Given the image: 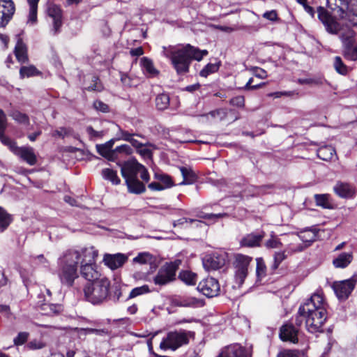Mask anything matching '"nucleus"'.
<instances>
[{
    "instance_id": "f257e3e1",
    "label": "nucleus",
    "mask_w": 357,
    "mask_h": 357,
    "mask_svg": "<svg viewBox=\"0 0 357 357\" xmlns=\"http://www.w3.org/2000/svg\"><path fill=\"white\" fill-rule=\"evenodd\" d=\"M327 304L321 294H314L301 305L295 319L297 326L305 323L306 329L312 333L322 331L327 319Z\"/></svg>"
},
{
    "instance_id": "f03ea898",
    "label": "nucleus",
    "mask_w": 357,
    "mask_h": 357,
    "mask_svg": "<svg viewBox=\"0 0 357 357\" xmlns=\"http://www.w3.org/2000/svg\"><path fill=\"white\" fill-rule=\"evenodd\" d=\"M162 54L166 58L171 60L177 73L183 74L188 71L192 59L201 61L204 56L208 54V51L201 50L188 44L180 49L164 47Z\"/></svg>"
},
{
    "instance_id": "7ed1b4c3",
    "label": "nucleus",
    "mask_w": 357,
    "mask_h": 357,
    "mask_svg": "<svg viewBox=\"0 0 357 357\" xmlns=\"http://www.w3.org/2000/svg\"><path fill=\"white\" fill-rule=\"evenodd\" d=\"M121 173L130 193L139 195L146 191L145 185L138 179L139 175L146 183L150 180L148 170L144 165L136 160L128 161L121 166Z\"/></svg>"
},
{
    "instance_id": "20e7f679",
    "label": "nucleus",
    "mask_w": 357,
    "mask_h": 357,
    "mask_svg": "<svg viewBox=\"0 0 357 357\" xmlns=\"http://www.w3.org/2000/svg\"><path fill=\"white\" fill-rule=\"evenodd\" d=\"M79 251L70 250L63 254L58 260L57 275L61 283L66 287H72L75 279L78 278V264L80 261Z\"/></svg>"
},
{
    "instance_id": "39448f33",
    "label": "nucleus",
    "mask_w": 357,
    "mask_h": 357,
    "mask_svg": "<svg viewBox=\"0 0 357 357\" xmlns=\"http://www.w3.org/2000/svg\"><path fill=\"white\" fill-rule=\"evenodd\" d=\"M318 18L324 25L326 30L331 34H337L340 32V38L343 43L344 47L353 45L354 43L355 32L350 28H342L341 25L329 14L323 7L317 9Z\"/></svg>"
},
{
    "instance_id": "423d86ee",
    "label": "nucleus",
    "mask_w": 357,
    "mask_h": 357,
    "mask_svg": "<svg viewBox=\"0 0 357 357\" xmlns=\"http://www.w3.org/2000/svg\"><path fill=\"white\" fill-rule=\"evenodd\" d=\"M194 336V332L185 329H175L168 331L162 337L159 347L163 351H175L189 344Z\"/></svg>"
},
{
    "instance_id": "0eeeda50",
    "label": "nucleus",
    "mask_w": 357,
    "mask_h": 357,
    "mask_svg": "<svg viewBox=\"0 0 357 357\" xmlns=\"http://www.w3.org/2000/svg\"><path fill=\"white\" fill-rule=\"evenodd\" d=\"M79 252L81 254L80 272L82 277L91 282L100 280V274L97 271L95 264L98 251L93 247H90L82 249Z\"/></svg>"
},
{
    "instance_id": "6e6552de",
    "label": "nucleus",
    "mask_w": 357,
    "mask_h": 357,
    "mask_svg": "<svg viewBox=\"0 0 357 357\" xmlns=\"http://www.w3.org/2000/svg\"><path fill=\"white\" fill-rule=\"evenodd\" d=\"M110 282L106 278H102L86 284L84 289L86 299L96 305L105 301L109 296Z\"/></svg>"
},
{
    "instance_id": "1a4fd4ad",
    "label": "nucleus",
    "mask_w": 357,
    "mask_h": 357,
    "mask_svg": "<svg viewBox=\"0 0 357 357\" xmlns=\"http://www.w3.org/2000/svg\"><path fill=\"white\" fill-rule=\"evenodd\" d=\"M181 264L180 259L166 263L158 270L153 278V282L156 286H165L173 282L176 279V273Z\"/></svg>"
},
{
    "instance_id": "9d476101",
    "label": "nucleus",
    "mask_w": 357,
    "mask_h": 357,
    "mask_svg": "<svg viewBox=\"0 0 357 357\" xmlns=\"http://www.w3.org/2000/svg\"><path fill=\"white\" fill-rule=\"evenodd\" d=\"M357 282V276L354 275L351 278L333 284V289L337 297L340 300L347 299L354 289Z\"/></svg>"
},
{
    "instance_id": "9b49d317",
    "label": "nucleus",
    "mask_w": 357,
    "mask_h": 357,
    "mask_svg": "<svg viewBox=\"0 0 357 357\" xmlns=\"http://www.w3.org/2000/svg\"><path fill=\"white\" fill-rule=\"evenodd\" d=\"M234 288H240L243 286L245 279V257L241 254L234 255Z\"/></svg>"
},
{
    "instance_id": "f8f14e48",
    "label": "nucleus",
    "mask_w": 357,
    "mask_h": 357,
    "mask_svg": "<svg viewBox=\"0 0 357 357\" xmlns=\"http://www.w3.org/2000/svg\"><path fill=\"white\" fill-rule=\"evenodd\" d=\"M197 289L206 296L212 298L219 294L220 287L216 279L207 278L199 283Z\"/></svg>"
},
{
    "instance_id": "ddd939ff",
    "label": "nucleus",
    "mask_w": 357,
    "mask_h": 357,
    "mask_svg": "<svg viewBox=\"0 0 357 357\" xmlns=\"http://www.w3.org/2000/svg\"><path fill=\"white\" fill-rule=\"evenodd\" d=\"M204 268L208 271H215L222 268L226 263L225 254L214 253L206 255L202 261Z\"/></svg>"
},
{
    "instance_id": "4468645a",
    "label": "nucleus",
    "mask_w": 357,
    "mask_h": 357,
    "mask_svg": "<svg viewBox=\"0 0 357 357\" xmlns=\"http://www.w3.org/2000/svg\"><path fill=\"white\" fill-rule=\"evenodd\" d=\"M15 13V6L11 0H0V28L5 27Z\"/></svg>"
},
{
    "instance_id": "2eb2a0df",
    "label": "nucleus",
    "mask_w": 357,
    "mask_h": 357,
    "mask_svg": "<svg viewBox=\"0 0 357 357\" xmlns=\"http://www.w3.org/2000/svg\"><path fill=\"white\" fill-rule=\"evenodd\" d=\"M47 15L52 19V31L53 34H56L59 31L62 25V10L59 6L50 3L47 7Z\"/></svg>"
},
{
    "instance_id": "dca6fc26",
    "label": "nucleus",
    "mask_w": 357,
    "mask_h": 357,
    "mask_svg": "<svg viewBox=\"0 0 357 357\" xmlns=\"http://www.w3.org/2000/svg\"><path fill=\"white\" fill-rule=\"evenodd\" d=\"M327 5L335 16L341 19L346 17L348 9L347 0H327Z\"/></svg>"
},
{
    "instance_id": "f3484780",
    "label": "nucleus",
    "mask_w": 357,
    "mask_h": 357,
    "mask_svg": "<svg viewBox=\"0 0 357 357\" xmlns=\"http://www.w3.org/2000/svg\"><path fill=\"white\" fill-rule=\"evenodd\" d=\"M334 192L341 198H352L356 192V188L348 183L339 181L333 187Z\"/></svg>"
},
{
    "instance_id": "a211bd4d",
    "label": "nucleus",
    "mask_w": 357,
    "mask_h": 357,
    "mask_svg": "<svg viewBox=\"0 0 357 357\" xmlns=\"http://www.w3.org/2000/svg\"><path fill=\"white\" fill-rule=\"evenodd\" d=\"M15 153L29 165H34L37 162L36 155L31 146L19 147L15 150Z\"/></svg>"
},
{
    "instance_id": "6ab92c4d",
    "label": "nucleus",
    "mask_w": 357,
    "mask_h": 357,
    "mask_svg": "<svg viewBox=\"0 0 357 357\" xmlns=\"http://www.w3.org/2000/svg\"><path fill=\"white\" fill-rule=\"evenodd\" d=\"M298 329L291 324L283 325L280 328V337L282 341L298 342Z\"/></svg>"
},
{
    "instance_id": "aec40b11",
    "label": "nucleus",
    "mask_w": 357,
    "mask_h": 357,
    "mask_svg": "<svg viewBox=\"0 0 357 357\" xmlns=\"http://www.w3.org/2000/svg\"><path fill=\"white\" fill-rule=\"evenodd\" d=\"M126 255L121 253L115 255H105L104 257L105 264L112 270L122 266L127 261Z\"/></svg>"
},
{
    "instance_id": "412c9836",
    "label": "nucleus",
    "mask_w": 357,
    "mask_h": 357,
    "mask_svg": "<svg viewBox=\"0 0 357 357\" xmlns=\"http://www.w3.org/2000/svg\"><path fill=\"white\" fill-rule=\"evenodd\" d=\"M218 357H245V349L239 344L225 347Z\"/></svg>"
},
{
    "instance_id": "4be33fe9",
    "label": "nucleus",
    "mask_w": 357,
    "mask_h": 357,
    "mask_svg": "<svg viewBox=\"0 0 357 357\" xmlns=\"http://www.w3.org/2000/svg\"><path fill=\"white\" fill-rule=\"evenodd\" d=\"M353 260V253L342 252L333 260V264L335 268H344L347 267Z\"/></svg>"
},
{
    "instance_id": "5701e85b",
    "label": "nucleus",
    "mask_w": 357,
    "mask_h": 357,
    "mask_svg": "<svg viewBox=\"0 0 357 357\" xmlns=\"http://www.w3.org/2000/svg\"><path fill=\"white\" fill-rule=\"evenodd\" d=\"M113 145L114 141L112 139L105 144H97L96 150L102 156L107 158L109 160H114L115 158L114 150H112Z\"/></svg>"
},
{
    "instance_id": "b1692460",
    "label": "nucleus",
    "mask_w": 357,
    "mask_h": 357,
    "mask_svg": "<svg viewBox=\"0 0 357 357\" xmlns=\"http://www.w3.org/2000/svg\"><path fill=\"white\" fill-rule=\"evenodd\" d=\"M15 54L21 63H26L28 61L27 48L21 38H19L15 47Z\"/></svg>"
},
{
    "instance_id": "393cba45",
    "label": "nucleus",
    "mask_w": 357,
    "mask_h": 357,
    "mask_svg": "<svg viewBox=\"0 0 357 357\" xmlns=\"http://www.w3.org/2000/svg\"><path fill=\"white\" fill-rule=\"evenodd\" d=\"M43 314L47 316L58 315L63 312V306L59 304L44 303L40 307Z\"/></svg>"
},
{
    "instance_id": "a878e982",
    "label": "nucleus",
    "mask_w": 357,
    "mask_h": 357,
    "mask_svg": "<svg viewBox=\"0 0 357 357\" xmlns=\"http://www.w3.org/2000/svg\"><path fill=\"white\" fill-rule=\"evenodd\" d=\"M335 153V149L331 146H322L317 151V156L325 161L331 160Z\"/></svg>"
},
{
    "instance_id": "bb28decb",
    "label": "nucleus",
    "mask_w": 357,
    "mask_h": 357,
    "mask_svg": "<svg viewBox=\"0 0 357 357\" xmlns=\"http://www.w3.org/2000/svg\"><path fill=\"white\" fill-rule=\"evenodd\" d=\"M265 236V232L263 231L252 233L247 235V247L260 246L262 239Z\"/></svg>"
},
{
    "instance_id": "cd10ccee",
    "label": "nucleus",
    "mask_w": 357,
    "mask_h": 357,
    "mask_svg": "<svg viewBox=\"0 0 357 357\" xmlns=\"http://www.w3.org/2000/svg\"><path fill=\"white\" fill-rule=\"evenodd\" d=\"M141 65L144 71L150 77H154L158 74V70L153 66V61L147 57L141 59Z\"/></svg>"
},
{
    "instance_id": "c85d7f7f",
    "label": "nucleus",
    "mask_w": 357,
    "mask_h": 357,
    "mask_svg": "<svg viewBox=\"0 0 357 357\" xmlns=\"http://www.w3.org/2000/svg\"><path fill=\"white\" fill-rule=\"evenodd\" d=\"M180 171L183 178V181L180 183V185L192 184L195 181L196 175L190 169L181 167H180Z\"/></svg>"
},
{
    "instance_id": "c756f323",
    "label": "nucleus",
    "mask_w": 357,
    "mask_h": 357,
    "mask_svg": "<svg viewBox=\"0 0 357 357\" xmlns=\"http://www.w3.org/2000/svg\"><path fill=\"white\" fill-rule=\"evenodd\" d=\"M154 178L158 181H160V184L163 187V190L169 188L174 185V181L171 176L163 173H155Z\"/></svg>"
},
{
    "instance_id": "7c9ffc66",
    "label": "nucleus",
    "mask_w": 357,
    "mask_h": 357,
    "mask_svg": "<svg viewBox=\"0 0 357 357\" xmlns=\"http://www.w3.org/2000/svg\"><path fill=\"white\" fill-rule=\"evenodd\" d=\"M298 237L302 241L310 243L316 240L317 231L315 229H304L299 232Z\"/></svg>"
},
{
    "instance_id": "2f4dec72",
    "label": "nucleus",
    "mask_w": 357,
    "mask_h": 357,
    "mask_svg": "<svg viewBox=\"0 0 357 357\" xmlns=\"http://www.w3.org/2000/svg\"><path fill=\"white\" fill-rule=\"evenodd\" d=\"M29 4V13L27 23L34 24L37 21V8L39 0H27Z\"/></svg>"
},
{
    "instance_id": "473e14b6",
    "label": "nucleus",
    "mask_w": 357,
    "mask_h": 357,
    "mask_svg": "<svg viewBox=\"0 0 357 357\" xmlns=\"http://www.w3.org/2000/svg\"><path fill=\"white\" fill-rule=\"evenodd\" d=\"M12 220V216L0 206V232L6 230Z\"/></svg>"
},
{
    "instance_id": "72a5a7b5",
    "label": "nucleus",
    "mask_w": 357,
    "mask_h": 357,
    "mask_svg": "<svg viewBox=\"0 0 357 357\" xmlns=\"http://www.w3.org/2000/svg\"><path fill=\"white\" fill-rule=\"evenodd\" d=\"M8 114L14 121L19 123L25 125L29 124V118L28 115L22 113L19 110L13 109L9 112Z\"/></svg>"
},
{
    "instance_id": "f704fd0d",
    "label": "nucleus",
    "mask_w": 357,
    "mask_h": 357,
    "mask_svg": "<svg viewBox=\"0 0 357 357\" xmlns=\"http://www.w3.org/2000/svg\"><path fill=\"white\" fill-rule=\"evenodd\" d=\"M102 177L111 181L114 185H118L121 183V179L117 176L116 172L109 168H105L102 170Z\"/></svg>"
},
{
    "instance_id": "c9c22d12",
    "label": "nucleus",
    "mask_w": 357,
    "mask_h": 357,
    "mask_svg": "<svg viewBox=\"0 0 357 357\" xmlns=\"http://www.w3.org/2000/svg\"><path fill=\"white\" fill-rule=\"evenodd\" d=\"M179 278L187 284L194 285L196 284L197 275L191 271H183L179 273Z\"/></svg>"
},
{
    "instance_id": "e433bc0d",
    "label": "nucleus",
    "mask_w": 357,
    "mask_h": 357,
    "mask_svg": "<svg viewBox=\"0 0 357 357\" xmlns=\"http://www.w3.org/2000/svg\"><path fill=\"white\" fill-rule=\"evenodd\" d=\"M155 105L159 110H164L169 107V97L167 93L159 94L155 98Z\"/></svg>"
},
{
    "instance_id": "4c0bfd02",
    "label": "nucleus",
    "mask_w": 357,
    "mask_h": 357,
    "mask_svg": "<svg viewBox=\"0 0 357 357\" xmlns=\"http://www.w3.org/2000/svg\"><path fill=\"white\" fill-rule=\"evenodd\" d=\"M40 72L34 66H22L20 69V76L22 79L37 75Z\"/></svg>"
},
{
    "instance_id": "58836bf2",
    "label": "nucleus",
    "mask_w": 357,
    "mask_h": 357,
    "mask_svg": "<svg viewBox=\"0 0 357 357\" xmlns=\"http://www.w3.org/2000/svg\"><path fill=\"white\" fill-rule=\"evenodd\" d=\"M314 199L317 205L324 208H331L332 207V204L329 202V196L328 195H315Z\"/></svg>"
},
{
    "instance_id": "ea45409f",
    "label": "nucleus",
    "mask_w": 357,
    "mask_h": 357,
    "mask_svg": "<svg viewBox=\"0 0 357 357\" xmlns=\"http://www.w3.org/2000/svg\"><path fill=\"white\" fill-rule=\"evenodd\" d=\"M151 291L152 290L150 289L149 285L147 284L137 287L132 289V291L130 292L128 298H133L141 295L149 294Z\"/></svg>"
},
{
    "instance_id": "a19ab883",
    "label": "nucleus",
    "mask_w": 357,
    "mask_h": 357,
    "mask_svg": "<svg viewBox=\"0 0 357 357\" xmlns=\"http://www.w3.org/2000/svg\"><path fill=\"white\" fill-rule=\"evenodd\" d=\"M264 245L268 249H277L282 248V243L277 236L272 234L271 238L266 241Z\"/></svg>"
},
{
    "instance_id": "79ce46f5",
    "label": "nucleus",
    "mask_w": 357,
    "mask_h": 357,
    "mask_svg": "<svg viewBox=\"0 0 357 357\" xmlns=\"http://www.w3.org/2000/svg\"><path fill=\"white\" fill-rule=\"evenodd\" d=\"M334 68L335 70L341 75H345L348 73V67L343 63L340 56H335L334 59Z\"/></svg>"
},
{
    "instance_id": "37998d69",
    "label": "nucleus",
    "mask_w": 357,
    "mask_h": 357,
    "mask_svg": "<svg viewBox=\"0 0 357 357\" xmlns=\"http://www.w3.org/2000/svg\"><path fill=\"white\" fill-rule=\"evenodd\" d=\"M133 262L140 264H151L153 262V257L149 252H142L133 259Z\"/></svg>"
},
{
    "instance_id": "c03bdc74",
    "label": "nucleus",
    "mask_w": 357,
    "mask_h": 357,
    "mask_svg": "<svg viewBox=\"0 0 357 357\" xmlns=\"http://www.w3.org/2000/svg\"><path fill=\"white\" fill-rule=\"evenodd\" d=\"M287 258L285 251L276 252L273 255V263L271 267L272 271H275L278 268L280 264Z\"/></svg>"
},
{
    "instance_id": "a18cd8bd",
    "label": "nucleus",
    "mask_w": 357,
    "mask_h": 357,
    "mask_svg": "<svg viewBox=\"0 0 357 357\" xmlns=\"http://www.w3.org/2000/svg\"><path fill=\"white\" fill-rule=\"evenodd\" d=\"M344 56L347 59L351 61L357 60V45L353 47V45L344 47Z\"/></svg>"
},
{
    "instance_id": "49530a36",
    "label": "nucleus",
    "mask_w": 357,
    "mask_h": 357,
    "mask_svg": "<svg viewBox=\"0 0 357 357\" xmlns=\"http://www.w3.org/2000/svg\"><path fill=\"white\" fill-rule=\"evenodd\" d=\"M231 185V188H232L231 192L233 194V196L240 197L242 198L243 196V193L244 192L245 190L243 183H241L240 182L235 181L233 182Z\"/></svg>"
},
{
    "instance_id": "de8ad7c7",
    "label": "nucleus",
    "mask_w": 357,
    "mask_h": 357,
    "mask_svg": "<svg viewBox=\"0 0 357 357\" xmlns=\"http://www.w3.org/2000/svg\"><path fill=\"white\" fill-rule=\"evenodd\" d=\"M46 347V343L42 340L33 339L28 342L26 347L30 350L42 349Z\"/></svg>"
},
{
    "instance_id": "09e8293b",
    "label": "nucleus",
    "mask_w": 357,
    "mask_h": 357,
    "mask_svg": "<svg viewBox=\"0 0 357 357\" xmlns=\"http://www.w3.org/2000/svg\"><path fill=\"white\" fill-rule=\"evenodd\" d=\"M219 68V66L216 63H208L207 64L201 71L200 75L204 77H206L211 73L216 72Z\"/></svg>"
},
{
    "instance_id": "8fccbe9b",
    "label": "nucleus",
    "mask_w": 357,
    "mask_h": 357,
    "mask_svg": "<svg viewBox=\"0 0 357 357\" xmlns=\"http://www.w3.org/2000/svg\"><path fill=\"white\" fill-rule=\"evenodd\" d=\"M256 273L257 277H264L266 275V266L262 258H257Z\"/></svg>"
},
{
    "instance_id": "3c124183",
    "label": "nucleus",
    "mask_w": 357,
    "mask_h": 357,
    "mask_svg": "<svg viewBox=\"0 0 357 357\" xmlns=\"http://www.w3.org/2000/svg\"><path fill=\"white\" fill-rule=\"evenodd\" d=\"M203 116H205L207 119H208L210 116L212 119H218L219 120H222L226 116V112L224 109H219L211 111L209 113L203 115Z\"/></svg>"
},
{
    "instance_id": "603ef678",
    "label": "nucleus",
    "mask_w": 357,
    "mask_h": 357,
    "mask_svg": "<svg viewBox=\"0 0 357 357\" xmlns=\"http://www.w3.org/2000/svg\"><path fill=\"white\" fill-rule=\"evenodd\" d=\"M29 336L28 332H20L13 340L14 344L16 346L24 344L27 341Z\"/></svg>"
},
{
    "instance_id": "864d4df0",
    "label": "nucleus",
    "mask_w": 357,
    "mask_h": 357,
    "mask_svg": "<svg viewBox=\"0 0 357 357\" xmlns=\"http://www.w3.org/2000/svg\"><path fill=\"white\" fill-rule=\"evenodd\" d=\"M72 134V129L70 128L61 127L52 132V137H65Z\"/></svg>"
},
{
    "instance_id": "5fc2aeb1",
    "label": "nucleus",
    "mask_w": 357,
    "mask_h": 357,
    "mask_svg": "<svg viewBox=\"0 0 357 357\" xmlns=\"http://www.w3.org/2000/svg\"><path fill=\"white\" fill-rule=\"evenodd\" d=\"M33 324L36 326L48 329V331H40V334L41 336H47L50 333H52L54 331L59 328L57 326H55L49 325V324H39L37 322H33Z\"/></svg>"
},
{
    "instance_id": "6e6d98bb",
    "label": "nucleus",
    "mask_w": 357,
    "mask_h": 357,
    "mask_svg": "<svg viewBox=\"0 0 357 357\" xmlns=\"http://www.w3.org/2000/svg\"><path fill=\"white\" fill-rule=\"evenodd\" d=\"M276 357H299V351L294 349H283L278 352Z\"/></svg>"
},
{
    "instance_id": "4d7b16f0",
    "label": "nucleus",
    "mask_w": 357,
    "mask_h": 357,
    "mask_svg": "<svg viewBox=\"0 0 357 357\" xmlns=\"http://www.w3.org/2000/svg\"><path fill=\"white\" fill-rule=\"evenodd\" d=\"M137 152L144 158H151V151L147 147L146 144H142L137 149Z\"/></svg>"
},
{
    "instance_id": "13d9d810",
    "label": "nucleus",
    "mask_w": 357,
    "mask_h": 357,
    "mask_svg": "<svg viewBox=\"0 0 357 357\" xmlns=\"http://www.w3.org/2000/svg\"><path fill=\"white\" fill-rule=\"evenodd\" d=\"M120 79L124 86L130 87L132 86V79L126 73H120Z\"/></svg>"
},
{
    "instance_id": "bf43d9fd",
    "label": "nucleus",
    "mask_w": 357,
    "mask_h": 357,
    "mask_svg": "<svg viewBox=\"0 0 357 357\" xmlns=\"http://www.w3.org/2000/svg\"><path fill=\"white\" fill-rule=\"evenodd\" d=\"M92 81L94 82V84L88 86L86 89L88 91H100L102 89V86L100 82H99V79L97 77L93 76Z\"/></svg>"
},
{
    "instance_id": "052dcab7",
    "label": "nucleus",
    "mask_w": 357,
    "mask_h": 357,
    "mask_svg": "<svg viewBox=\"0 0 357 357\" xmlns=\"http://www.w3.org/2000/svg\"><path fill=\"white\" fill-rule=\"evenodd\" d=\"M93 107L96 110L102 112H107L109 111L108 105L100 100H96L93 102Z\"/></svg>"
},
{
    "instance_id": "680f3d73",
    "label": "nucleus",
    "mask_w": 357,
    "mask_h": 357,
    "mask_svg": "<svg viewBox=\"0 0 357 357\" xmlns=\"http://www.w3.org/2000/svg\"><path fill=\"white\" fill-rule=\"evenodd\" d=\"M250 70L257 77L264 79L267 77L266 72L264 70H263L262 68L255 67V68H252Z\"/></svg>"
},
{
    "instance_id": "e2e57ef3",
    "label": "nucleus",
    "mask_w": 357,
    "mask_h": 357,
    "mask_svg": "<svg viewBox=\"0 0 357 357\" xmlns=\"http://www.w3.org/2000/svg\"><path fill=\"white\" fill-rule=\"evenodd\" d=\"M116 153H123L126 155H129L132 153V149L129 145L127 144L121 145L115 148L114 155Z\"/></svg>"
},
{
    "instance_id": "0e129e2a",
    "label": "nucleus",
    "mask_w": 357,
    "mask_h": 357,
    "mask_svg": "<svg viewBox=\"0 0 357 357\" xmlns=\"http://www.w3.org/2000/svg\"><path fill=\"white\" fill-rule=\"evenodd\" d=\"M7 119L4 112L0 109V132H5L7 127Z\"/></svg>"
},
{
    "instance_id": "69168bd1",
    "label": "nucleus",
    "mask_w": 357,
    "mask_h": 357,
    "mask_svg": "<svg viewBox=\"0 0 357 357\" xmlns=\"http://www.w3.org/2000/svg\"><path fill=\"white\" fill-rule=\"evenodd\" d=\"M263 17L271 21H276L278 20V14L274 10L264 13Z\"/></svg>"
},
{
    "instance_id": "338daca9",
    "label": "nucleus",
    "mask_w": 357,
    "mask_h": 357,
    "mask_svg": "<svg viewBox=\"0 0 357 357\" xmlns=\"http://www.w3.org/2000/svg\"><path fill=\"white\" fill-rule=\"evenodd\" d=\"M148 188L153 191H161L163 190V187L160 184V181L152 182L148 185Z\"/></svg>"
},
{
    "instance_id": "774afa93",
    "label": "nucleus",
    "mask_w": 357,
    "mask_h": 357,
    "mask_svg": "<svg viewBox=\"0 0 357 357\" xmlns=\"http://www.w3.org/2000/svg\"><path fill=\"white\" fill-rule=\"evenodd\" d=\"M244 97L243 96H238L235 97L231 100V103L233 105H236L238 107H242L244 105Z\"/></svg>"
}]
</instances>
